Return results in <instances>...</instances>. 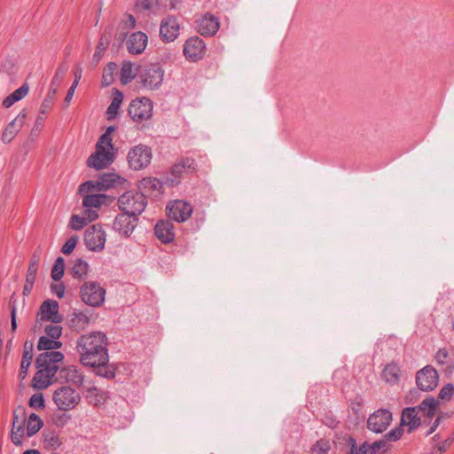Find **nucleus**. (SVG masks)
<instances>
[{
  "label": "nucleus",
  "instance_id": "f257e3e1",
  "mask_svg": "<svg viewBox=\"0 0 454 454\" xmlns=\"http://www.w3.org/2000/svg\"><path fill=\"white\" fill-rule=\"evenodd\" d=\"M107 338L102 332H92L81 335L76 340V352L80 362L95 368L98 376L112 379L115 376L113 365L108 364Z\"/></svg>",
  "mask_w": 454,
  "mask_h": 454
},
{
  "label": "nucleus",
  "instance_id": "f03ea898",
  "mask_svg": "<svg viewBox=\"0 0 454 454\" xmlns=\"http://www.w3.org/2000/svg\"><path fill=\"white\" fill-rule=\"evenodd\" d=\"M114 160V149L113 144L107 141L105 136L98 139L95 152L88 158L87 164L95 169L107 168Z\"/></svg>",
  "mask_w": 454,
  "mask_h": 454
},
{
  "label": "nucleus",
  "instance_id": "7ed1b4c3",
  "mask_svg": "<svg viewBox=\"0 0 454 454\" xmlns=\"http://www.w3.org/2000/svg\"><path fill=\"white\" fill-rule=\"evenodd\" d=\"M127 180L116 173H106L96 181H87L79 186V192H93L106 191L112 188L122 187Z\"/></svg>",
  "mask_w": 454,
  "mask_h": 454
},
{
  "label": "nucleus",
  "instance_id": "20e7f679",
  "mask_svg": "<svg viewBox=\"0 0 454 454\" xmlns=\"http://www.w3.org/2000/svg\"><path fill=\"white\" fill-rule=\"evenodd\" d=\"M146 204L145 196L137 191H128L118 199L120 210L135 216H138L144 212Z\"/></svg>",
  "mask_w": 454,
  "mask_h": 454
},
{
  "label": "nucleus",
  "instance_id": "39448f33",
  "mask_svg": "<svg viewBox=\"0 0 454 454\" xmlns=\"http://www.w3.org/2000/svg\"><path fill=\"white\" fill-rule=\"evenodd\" d=\"M164 70L158 63H151L140 68L137 73V78L142 87L154 90L162 84Z\"/></svg>",
  "mask_w": 454,
  "mask_h": 454
},
{
  "label": "nucleus",
  "instance_id": "423d86ee",
  "mask_svg": "<svg viewBox=\"0 0 454 454\" xmlns=\"http://www.w3.org/2000/svg\"><path fill=\"white\" fill-rule=\"evenodd\" d=\"M152 157V149L146 145L139 144L130 148L127 155V160L130 168L141 170L149 166Z\"/></svg>",
  "mask_w": 454,
  "mask_h": 454
},
{
  "label": "nucleus",
  "instance_id": "0eeeda50",
  "mask_svg": "<svg viewBox=\"0 0 454 454\" xmlns=\"http://www.w3.org/2000/svg\"><path fill=\"white\" fill-rule=\"evenodd\" d=\"M80 296L85 304L99 307L105 301L106 290L98 282H86L80 288Z\"/></svg>",
  "mask_w": 454,
  "mask_h": 454
},
{
  "label": "nucleus",
  "instance_id": "6e6552de",
  "mask_svg": "<svg viewBox=\"0 0 454 454\" xmlns=\"http://www.w3.org/2000/svg\"><path fill=\"white\" fill-rule=\"evenodd\" d=\"M53 401L59 410L69 411L78 405L81 396L75 389L64 386L55 390Z\"/></svg>",
  "mask_w": 454,
  "mask_h": 454
},
{
  "label": "nucleus",
  "instance_id": "1a4fd4ad",
  "mask_svg": "<svg viewBox=\"0 0 454 454\" xmlns=\"http://www.w3.org/2000/svg\"><path fill=\"white\" fill-rule=\"evenodd\" d=\"M64 355L59 351H46L40 354L35 361L36 367L49 373L53 378L60 370L59 364L62 363Z\"/></svg>",
  "mask_w": 454,
  "mask_h": 454
},
{
  "label": "nucleus",
  "instance_id": "9d476101",
  "mask_svg": "<svg viewBox=\"0 0 454 454\" xmlns=\"http://www.w3.org/2000/svg\"><path fill=\"white\" fill-rule=\"evenodd\" d=\"M106 233L99 224L88 227L84 232L86 247L92 252H101L105 248Z\"/></svg>",
  "mask_w": 454,
  "mask_h": 454
},
{
  "label": "nucleus",
  "instance_id": "9b49d317",
  "mask_svg": "<svg viewBox=\"0 0 454 454\" xmlns=\"http://www.w3.org/2000/svg\"><path fill=\"white\" fill-rule=\"evenodd\" d=\"M153 103L148 98H136L129 106V115L135 121H147L153 116Z\"/></svg>",
  "mask_w": 454,
  "mask_h": 454
},
{
  "label": "nucleus",
  "instance_id": "f8f14e48",
  "mask_svg": "<svg viewBox=\"0 0 454 454\" xmlns=\"http://www.w3.org/2000/svg\"><path fill=\"white\" fill-rule=\"evenodd\" d=\"M439 375L437 371L431 365H427L416 374V382L422 391H430L437 387Z\"/></svg>",
  "mask_w": 454,
  "mask_h": 454
},
{
  "label": "nucleus",
  "instance_id": "ddd939ff",
  "mask_svg": "<svg viewBox=\"0 0 454 454\" xmlns=\"http://www.w3.org/2000/svg\"><path fill=\"white\" fill-rule=\"evenodd\" d=\"M137 221V216L122 212L115 216L113 223V229L121 236L129 238L134 231Z\"/></svg>",
  "mask_w": 454,
  "mask_h": 454
},
{
  "label": "nucleus",
  "instance_id": "4468645a",
  "mask_svg": "<svg viewBox=\"0 0 454 454\" xmlns=\"http://www.w3.org/2000/svg\"><path fill=\"white\" fill-rule=\"evenodd\" d=\"M192 207L184 200H174L167 206L168 216L177 222L183 223L188 220L192 213Z\"/></svg>",
  "mask_w": 454,
  "mask_h": 454
},
{
  "label": "nucleus",
  "instance_id": "2eb2a0df",
  "mask_svg": "<svg viewBox=\"0 0 454 454\" xmlns=\"http://www.w3.org/2000/svg\"><path fill=\"white\" fill-rule=\"evenodd\" d=\"M59 303L53 300L44 301L37 313L38 321H49L53 324H59L63 321V316L59 312Z\"/></svg>",
  "mask_w": 454,
  "mask_h": 454
},
{
  "label": "nucleus",
  "instance_id": "dca6fc26",
  "mask_svg": "<svg viewBox=\"0 0 454 454\" xmlns=\"http://www.w3.org/2000/svg\"><path fill=\"white\" fill-rule=\"evenodd\" d=\"M392 421V413L387 410H378L367 420V427L374 433L384 432Z\"/></svg>",
  "mask_w": 454,
  "mask_h": 454
},
{
  "label": "nucleus",
  "instance_id": "f3484780",
  "mask_svg": "<svg viewBox=\"0 0 454 454\" xmlns=\"http://www.w3.org/2000/svg\"><path fill=\"white\" fill-rule=\"evenodd\" d=\"M180 26L176 18L168 15L162 19L160 26V36L165 43L174 42L179 35Z\"/></svg>",
  "mask_w": 454,
  "mask_h": 454
},
{
  "label": "nucleus",
  "instance_id": "a211bd4d",
  "mask_svg": "<svg viewBox=\"0 0 454 454\" xmlns=\"http://www.w3.org/2000/svg\"><path fill=\"white\" fill-rule=\"evenodd\" d=\"M187 169H195V160L192 158H183L178 160L171 168L170 176H167L164 184L174 186L179 184L183 173Z\"/></svg>",
  "mask_w": 454,
  "mask_h": 454
},
{
  "label": "nucleus",
  "instance_id": "6ab92c4d",
  "mask_svg": "<svg viewBox=\"0 0 454 454\" xmlns=\"http://www.w3.org/2000/svg\"><path fill=\"white\" fill-rule=\"evenodd\" d=\"M67 70V67L65 64H61L56 70L55 75L51 82L49 93L43 101L41 106L43 114H44L46 113V110L51 107V105L53 101V98L57 94L58 88L62 80L64 79Z\"/></svg>",
  "mask_w": 454,
  "mask_h": 454
},
{
  "label": "nucleus",
  "instance_id": "aec40b11",
  "mask_svg": "<svg viewBox=\"0 0 454 454\" xmlns=\"http://www.w3.org/2000/svg\"><path fill=\"white\" fill-rule=\"evenodd\" d=\"M26 421V412L21 407L17 408L13 412V422L12 427L11 438L12 442L19 446L22 443L24 436V424Z\"/></svg>",
  "mask_w": 454,
  "mask_h": 454
},
{
  "label": "nucleus",
  "instance_id": "412c9836",
  "mask_svg": "<svg viewBox=\"0 0 454 454\" xmlns=\"http://www.w3.org/2000/svg\"><path fill=\"white\" fill-rule=\"evenodd\" d=\"M27 118V112L23 109L17 117L12 120L4 129L2 134V141L9 144L23 127Z\"/></svg>",
  "mask_w": 454,
  "mask_h": 454
},
{
  "label": "nucleus",
  "instance_id": "4be33fe9",
  "mask_svg": "<svg viewBox=\"0 0 454 454\" xmlns=\"http://www.w3.org/2000/svg\"><path fill=\"white\" fill-rule=\"evenodd\" d=\"M205 51L204 42L198 36L189 38L184 45V56L192 60L201 59Z\"/></svg>",
  "mask_w": 454,
  "mask_h": 454
},
{
  "label": "nucleus",
  "instance_id": "5701e85b",
  "mask_svg": "<svg viewBox=\"0 0 454 454\" xmlns=\"http://www.w3.org/2000/svg\"><path fill=\"white\" fill-rule=\"evenodd\" d=\"M148 36L141 31L132 33L126 41V46L130 54H141L146 48Z\"/></svg>",
  "mask_w": 454,
  "mask_h": 454
},
{
  "label": "nucleus",
  "instance_id": "b1692460",
  "mask_svg": "<svg viewBox=\"0 0 454 454\" xmlns=\"http://www.w3.org/2000/svg\"><path fill=\"white\" fill-rule=\"evenodd\" d=\"M198 32L202 35H214L219 29V21L211 14H205L197 21Z\"/></svg>",
  "mask_w": 454,
  "mask_h": 454
},
{
  "label": "nucleus",
  "instance_id": "393cba45",
  "mask_svg": "<svg viewBox=\"0 0 454 454\" xmlns=\"http://www.w3.org/2000/svg\"><path fill=\"white\" fill-rule=\"evenodd\" d=\"M155 236L164 244L170 243L175 239L173 224L168 220L159 221L154 227Z\"/></svg>",
  "mask_w": 454,
  "mask_h": 454
},
{
  "label": "nucleus",
  "instance_id": "a878e982",
  "mask_svg": "<svg viewBox=\"0 0 454 454\" xmlns=\"http://www.w3.org/2000/svg\"><path fill=\"white\" fill-rule=\"evenodd\" d=\"M98 218V213L93 210H84L82 215H73L70 219L69 226L74 231L82 230L88 223Z\"/></svg>",
  "mask_w": 454,
  "mask_h": 454
},
{
  "label": "nucleus",
  "instance_id": "bb28decb",
  "mask_svg": "<svg viewBox=\"0 0 454 454\" xmlns=\"http://www.w3.org/2000/svg\"><path fill=\"white\" fill-rule=\"evenodd\" d=\"M420 425V418L418 416L416 407L405 408L402 412L401 426H407L408 432L415 430Z\"/></svg>",
  "mask_w": 454,
  "mask_h": 454
},
{
  "label": "nucleus",
  "instance_id": "cd10ccee",
  "mask_svg": "<svg viewBox=\"0 0 454 454\" xmlns=\"http://www.w3.org/2000/svg\"><path fill=\"white\" fill-rule=\"evenodd\" d=\"M59 378L77 387L82 386L84 380L82 373L73 365L60 369Z\"/></svg>",
  "mask_w": 454,
  "mask_h": 454
},
{
  "label": "nucleus",
  "instance_id": "c85d7f7f",
  "mask_svg": "<svg viewBox=\"0 0 454 454\" xmlns=\"http://www.w3.org/2000/svg\"><path fill=\"white\" fill-rule=\"evenodd\" d=\"M82 205L86 207L85 210L93 209L97 212V210L101 207L106 202L107 196L103 193H90L85 192L82 193Z\"/></svg>",
  "mask_w": 454,
  "mask_h": 454
},
{
  "label": "nucleus",
  "instance_id": "c756f323",
  "mask_svg": "<svg viewBox=\"0 0 454 454\" xmlns=\"http://www.w3.org/2000/svg\"><path fill=\"white\" fill-rule=\"evenodd\" d=\"M90 322V316L83 311L74 310L69 319L70 327L77 332L84 330L89 325Z\"/></svg>",
  "mask_w": 454,
  "mask_h": 454
},
{
  "label": "nucleus",
  "instance_id": "7c9ffc66",
  "mask_svg": "<svg viewBox=\"0 0 454 454\" xmlns=\"http://www.w3.org/2000/svg\"><path fill=\"white\" fill-rule=\"evenodd\" d=\"M33 359V344L26 341L24 344V350L20 364V376L24 379L27 376V370Z\"/></svg>",
  "mask_w": 454,
  "mask_h": 454
},
{
  "label": "nucleus",
  "instance_id": "2f4dec72",
  "mask_svg": "<svg viewBox=\"0 0 454 454\" xmlns=\"http://www.w3.org/2000/svg\"><path fill=\"white\" fill-rule=\"evenodd\" d=\"M123 100V94L118 90H114L111 104L107 107L106 116L108 120H113L116 117L120 106Z\"/></svg>",
  "mask_w": 454,
  "mask_h": 454
},
{
  "label": "nucleus",
  "instance_id": "473e14b6",
  "mask_svg": "<svg viewBox=\"0 0 454 454\" xmlns=\"http://www.w3.org/2000/svg\"><path fill=\"white\" fill-rule=\"evenodd\" d=\"M382 379L389 384H395L400 380V369L396 364H388L382 372Z\"/></svg>",
  "mask_w": 454,
  "mask_h": 454
},
{
  "label": "nucleus",
  "instance_id": "72a5a7b5",
  "mask_svg": "<svg viewBox=\"0 0 454 454\" xmlns=\"http://www.w3.org/2000/svg\"><path fill=\"white\" fill-rule=\"evenodd\" d=\"M53 377L49 373H45L42 369L33 378V387L37 389L47 388L52 383Z\"/></svg>",
  "mask_w": 454,
  "mask_h": 454
},
{
  "label": "nucleus",
  "instance_id": "f704fd0d",
  "mask_svg": "<svg viewBox=\"0 0 454 454\" xmlns=\"http://www.w3.org/2000/svg\"><path fill=\"white\" fill-rule=\"evenodd\" d=\"M437 407V402L434 397H427L424 399L421 403L416 407L427 418L431 419L434 417Z\"/></svg>",
  "mask_w": 454,
  "mask_h": 454
},
{
  "label": "nucleus",
  "instance_id": "c9c22d12",
  "mask_svg": "<svg viewBox=\"0 0 454 454\" xmlns=\"http://www.w3.org/2000/svg\"><path fill=\"white\" fill-rule=\"evenodd\" d=\"M61 347L62 342L48 336L40 337L37 343V348L39 350L56 351V349L60 348Z\"/></svg>",
  "mask_w": 454,
  "mask_h": 454
},
{
  "label": "nucleus",
  "instance_id": "e433bc0d",
  "mask_svg": "<svg viewBox=\"0 0 454 454\" xmlns=\"http://www.w3.org/2000/svg\"><path fill=\"white\" fill-rule=\"evenodd\" d=\"M136 76L134 64L130 61H124L121 69V82L122 84L129 83Z\"/></svg>",
  "mask_w": 454,
  "mask_h": 454
},
{
  "label": "nucleus",
  "instance_id": "4c0bfd02",
  "mask_svg": "<svg viewBox=\"0 0 454 454\" xmlns=\"http://www.w3.org/2000/svg\"><path fill=\"white\" fill-rule=\"evenodd\" d=\"M43 425V420L35 413L30 414L27 423V435L33 436L42 428Z\"/></svg>",
  "mask_w": 454,
  "mask_h": 454
},
{
  "label": "nucleus",
  "instance_id": "58836bf2",
  "mask_svg": "<svg viewBox=\"0 0 454 454\" xmlns=\"http://www.w3.org/2000/svg\"><path fill=\"white\" fill-rule=\"evenodd\" d=\"M89 264L84 260L79 258L74 262V265L71 269L72 275L74 278H82L88 273Z\"/></svg>",
  "mask_w": 454,
  "mask_h": 454
},
{
  "label": "nucleus",
  "instance_id": "ea45409f",
  "mask_svg": "<svg viewBox=\"0 0 454 454\" xmlns=\"http://www.w3.org/2000/svg\"><path fill=\"white\" fill-rule=\"evenodd\" d=\"M43 442L47 448L57 449L60 445L59 435L52 430L43 431Z\"/></svg>",
  "mask_w": 454,
  "mask_h": 454
},
{
  "label": "nucleus",
  "instance_id": "a19ab883",
  "mask_svg": "<svg viewBox=\"0 0 454 454\" xmlns=\"http://www.w3.org/2000/svg\"><path fill=\"white\" fill-rule=\"evenodd\" d=\"M82 68L81 67H77L74 70V80L71 87L68 89L67 96L65 98V102L67 104H69L70 101L72 100L74 91H75V89L77 88L78 83L82 78Z\"/></svg>",
  "mask_w": 454,
  "mask_h": 454
},
{
  "label": "nucleus",
  "instance_id": "79ce46f5",
  "mask_svg": "<svg viewBox=\"0 0 454 454\" xmlns=\"http://www.w3.org/2000/svg\"><path fill=\"white\" fill-rule=\"evenodd\" d=\"M65 261L62 257H58L51 270V278L55 281H59L64 276Z\"/></svg>",
  "mask_w": 454,
  "mask_h": 454
},
{
  "label": "nucleus",
  "instance_id": "37998d69",
  "mask_svg": "<svg viewBox=\"0 0 454 454\" xmlns=\"http://www.w3.org/2000/svg\"><path fill=\"white\" fill-rule=\"evenodd\" d=\"M330 450V442L328 440L320 439L311 447L310 454H327Z\"/></svg>",
  "mask_w": 454,
  "mask_h": 454
},
{
  "label": "nucleus",
  "instance_id": "c03bdc74",
  "mask_svg": "<svg viewBox=\"0 0 454 454\" xmlns=\"http://www.w3.org/2000/svg\"><path fill=\"white\" fill-rule=\"evenodd\" d=\"M85 398L89 403L98 405L101 403L102 395L97 387H89L85 393Z\"/></svg>",
  "mask_w": 454,
  "mask_h": 454
},
{
  "label": "nucleus",
  "instance_id": "a18cd8bd",
  "mask_svg": "<svg viewBox=\"0 0 454 454\" xmlns=\"http://www.w3.org/2000/svg\"><path fill=\"white\" fill-rule=\"evenodd\" d=\"M390 445L383 439L371 444V454H384L389 450Z\"/></svg>",
  "mask_w": 454,
  "mask_h": 454
},
{
  "label": "nucleus",
  "instance_id": "49530a36",
  "mask_svg": "<svg viewBox=\"0 0 454 454\" xmlns=\"http://www.w3.org/2000/svg\"><path fill=\"white\" fill-rule=\"evenodd\" d=\"M117 66L115 63H109L107 67L104 69L102 82L104 86H108L113 82V74L115 71Z\"/></svg>",
  "mask_w": 454,
  "mask_h": 454
},
{
  "label": "nucleus",
  "instance_id": "de8ad7c7",
  "mask_svg": "<svg viewBox=\"0 0 454 454\" xmlns=\"http://www.w3.org/2000/svg\"><path fill=\"white\" fill-rule=\"evenodd\" d=\"M45 333L48 337L58 340L62 333V327L57 324H51L45 326Z\"/></svg>",
  "mask_w": 454,
  "mask_h": 454
},
{
  "label": "nucleus",
  "instance_id": "09e8293b",
  "mask_svg": "<svg viewBox=\"0 0 454 454\" xmlns=\"http://www.w3.org/2000/svg\"><path fill=\"white\" fill-rule=\"evenodd\" d=\"M454 395V386L451 383H448L442 387L439 393V398L442 401H449Z\"/></svg>",
  "mask_w": 454,
  "mask_h": 454
},
{
  "label": "nucleus",
  "instance_id": "8fccbe9b",
  "mask_svg": "<svg viewBox=\"0 0 454 454\" xmlns=\"http://www.w3.org/2000/svg\"><path fill=\"white\" fill-rule=\"evenodd\" d=\"M77 242L78 238L76 236H72L65 242L61 248V252L65 254H71L76 247Z\"/></svg>",
  "mask_w": 454,
  "mask_h": 454
},
{
  "label": "nucleus",
  "instance_id": "3c124183",
  "mask_svg": "<svg viewBox=\"0 0 454 454\" xmlns=\"http://www.w3.org/2000/svg\"><path fill=\"white\" fill-rule=\"evenodd\" d=\"M163 183H164V181L161 182L159 179L154 178V177L144 178L142 181V184L145 188H149L152 190L160 189Z\"/></svg>",
  "mask_w": 454,
  "mask_h": 454
},
{
  "label": "nucleus",
  "instance_id": "603ef678",
  "mask_svg": "<svg viewBox=\"0 0 454 454\" xmlns=\"http://www.w3.org/2000/svg\"><path fill=\"white\" fill-rule=\"evenodd\" d=\"M29 406L35 409H42L44 407V399L43 394H35L30 397Z\"/></svg>",
  "mask_w": 454,
  "mask_h": 454
},
{
  "label": "nucleus",
  "instance_id": "864d4df0",
  "mask_svg": "<svg viewBox=\"0 0 454 454\" xmlns=\"http://www.w3.org/2000/svg\"><path fill=\"white\" fill-rule=\"evenodd\" d=\"M403 429L401 427H395L389 431L387 434L384 435V438L387 442L392 441L395 442L399 440L402 436Z\"/></svg>",
  "mask_w": 454,
  "mask_h": 454
},
{
  "label": "nucleus",
  "instance_id": "5fc2aeb1",
  "mask_svg": "<svg viewBox=\"0 0 454 454\" xmlns=\"http://www.w3.org/2000/svg\"><path fill=\"white\" fill-rule=\"evenodd\" d=\"M39 264V255L35 253L33 254L32 260L29 263L27 273L36 275Z\"/></svg>",
  "mask_w": 454,
  "mask_h": 454
},
{
  "label": "nucleus",
  "instance_id": "6e6d98bb",
  "mask_svg": "<svg viewBox=\"0 0 454 454\" xmlns=\"http://www.w3.org/2000/svg\"><path fill=\"white\" fill-rule=\"evenodd\" d=\"M28 86L27 84H23L21 87H20L18 90H16L14 92L12 93L14 98L17 99V101L22 99L28 92Z\"/></svg>",
  "mask_w": 454,
  "mask_h": 454
},
{
  "label": "nucleus",
  "instance_id": "4d7b16f0",
  "mask_svg": "<svg viewBox=\"0 0 454 454\" xmlns=\"http://www.w3.org/2000/svg\"><path fill=\"white\" fill-rule=\"evenodd\" d=\"M448 357V351L445 348H440L435 354V360L439 364H445Z\"/></svg>",
  "mask_w": 454,
  "mask_h": 454
},
{
  "label": "nucleus",
  "instance_id": "13d9d810",
  "mask_svg": "<svg viewBox=\"0 0 454 454\" xmlns=\"http://www.w3.org/2000/svg\"><path fill=\"white\" fill-rule=\"evenodd\" d=\"M51 288L52 293H54L57 295V297L62 298L64 296L65 286L62 283L52 284Z\"/></svg>",
  "mask_w": 454,
  "mask_h": 454
},
{
  "label": "nucleus",
  "instance_id": "bf43d9fd",
  "mask_svg": "<svg viewBox=\"0 0 454 454\" xmlns=\"http://www.w3.org/2000/svg\"><path fill=\"white\" fill-rule=\"evenodd\" d=\"M348 446H349V451L348 454H360L358 452V447H357L356 442L354 438H352V437L348 438Z\"/></svg>",
  "mask_w": 454,
  "mask_h": 454
},
{
  "label": "nucleus",
  "instance_id": "052dcab7",
  "mask_svg": "<svg viewBox=\"0 0 454 454\" xmlns=\"http://www.w3.org/2000/svg\"><path fill=\"white\" fill-rule=\"evenodd\" d=\"M155 4V0H140L139 6L144 10H150Z\"/></svg>",
  "mask_w": 454,
  "mask_h": 454
},
{
  "label": "nucleus",
  "instance_id": "680f3d73",
  "mask_svg": "<svg viewBox=\"0 0 454 454\" xmlns=\"http://www.w3.org/2000/svg\"><path fill=\"white\" fill-rule=\"evenodd\" d=\"M124 25L127 28H134L136 27V19L133 15L129 14L127 20L124 21Z\"/></svg>",
  "mask_w": 454,
  "mask_h": 454
},
{
  "label": "nucleus",
  "instance_id": "e2e57ef3",
  "mask_svg": "<svg viewBox=\"0 0 454 454\" xmlns=\"http://www.w3.org/2000/svg\"><path fill=\"white\" fill-rule=\"evenodd\" d=\"M15 102H17V99L13 98V96L11 94L8 97H6L3 101V106L6 108L11 107Z\"/></svg>",
  "mask_w": 454,
  "mask_h": 454
},
{
  "label": "nucleus",
  "instance_id": "0e129e2a",
  "mask_svg": "<svg viewBox=\"0 0 454 454\" xmlns=\"http://www.w3.org/2000/svg\"><path fill=\"white\" fill-rule=\"evenodd\" d=\"M358 452L360 454H371V444L364 442L360 447H358Z\"/></svg>",
  "mask_w": 454,
  "mask_h": 454
},
{
  "label": "nucleus",
  "instance_id": "69168bd1",
  "mask_svg": "<svg viewBox=\"0 0 454 454\" xmlns=\"http://www.w3.org/2000/svg\"><path fill=\"white\" fill-rule=\"evenodd\" d=\"M452 442H453V439H447L441 446L438 447L437 452L434 453V454H439L441 452L445 451L447 446H450Z\"/></svg>",
  "mask_w": 454,
  "mask_h": 454
},
{
  "label": "nucleus",
  "instance_id": "338daca9",
  "mask_svg": "<svg viewBox=\"0 0 454 454\" xmlns=\"http://www.w3.org/2000/svg\"><path fill=\"white\" fill-rule=\"evenodd\" d=\"M114 130V128L113 126H110L107 128L106 131L99 137V139H102L105 136L107 137V141L112 144V137L111 133Z\"/></svg>",
  "mask_w": 454,
  "mask_h": 454
},
{
  "label": "nucleus",
  "instance_id": "774afa93",
  "mask_svg": "<svg viewBox=\"0 0 454 454\" xmlns=\"http://www.w3.org/2000/svg\"><path fill=\"white\" fill-rule=\"evenodd\" d=\"M35 279H36V275H34V274H31V273H27V275H26V283L34 285Z\"/></svg>",
  "mask_w": 454,
  "mask_h": 454
}]
</instances>
